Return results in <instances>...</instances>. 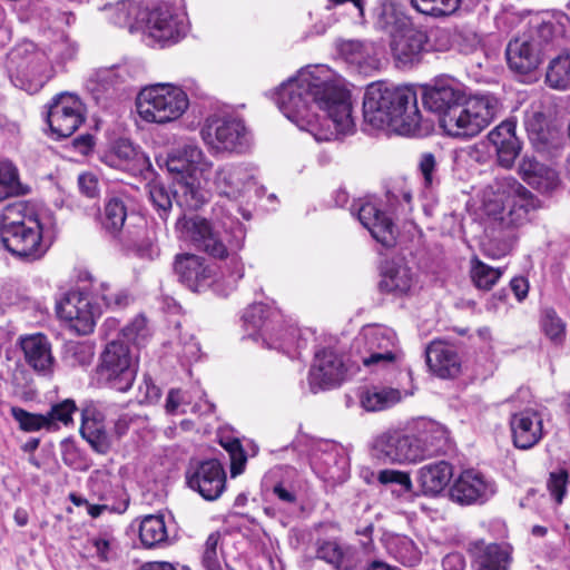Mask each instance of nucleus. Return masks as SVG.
I'll use <instances>...</instances> for the list:
<instances>
[{
	"label": "nucleus",
	"instance_id": "nucleus-26",
	"mask_svg": "<svg viewBox=\"0 0 570 570\" xmlns=\"http://www.w3.org/2000/svg\"><path fill=\"white\" fill-rule=\"evenodd\" d=\"M105 163L132 175L142 174L151 166L148 156L128 139H118L105 156Z\"/></svg>",
	"mask_w": 570,
	"mask_h": 570
},
{
	"label": "nucleus",
	"instance_id": "nucleus-49",
	"mask_svg": "<svg viewBox=\"0 0 570 570\" xmlns=\"http://www.w3.org/2000/svg\"><path fill=\"white\" fill-rule=\"evenodd\" d=\"M222 534L219 532H212L205 543L202 554V563L206 570H233L224 562V554L222 551Z\"/></svg>",
	"mask_w": 570,
	"mask_h": 570
},
{
	"label": "nucleus",
	"instance_id": "nucleus-36",
	"mask_svg": "<svg viewBox=\"0 0 570 570\" xmlns=\"http://www.w3.org/2000/svg\"><path fill=\"white\" fill-rule=\"evenodd\" d=\"M452 476V465L445 461H440L422 466L419 481L425 494L436 495L446 488Z\"/></svg>",
	"mask_w": 570,
	"mask_h": 570
},
{
	"label": "nucleus",
	"instance_id": "nucleus-10",
	"mask_svg": "<svg viewBox=\"0 0 570 570\" xmlns=\"http://www.w3.org/2000/svg\"><path fill=\"white\" fill-rule=\"evenodd\" d=\"M6 68L14 87L36 94L47 80L48 58L32 41L24 40L9 51Z\"/></svg>",
	"mask_w": 570,
	"mask_h": 570
},
{
	"label": "nucleus",
	"instance_id": "nucleus-63",
	"mask_svg": "<svg viewBox=\"0 0 570 570\" xmlns=\"http://www.w3.org/2000/svg\"><path fill=\"white\" fill-rule=\"evenodd\" d=\"M71 302V289L59 288L56 296L55 312L57 317L62 321L67 328L71 330V312L67 309V306Z\"/></svg>",
	"mask_w": 570,
	"mask_h": 570
},
{
	"label": "nucleus",
	"instance_id": "nucleus-54",
	"mask_svg": "<svg viewBox=\"0 0 570 570\" xmlns=\"http://www.w3.org/2000/svg\"><path fill=\"white\" fill-rule=\"evenodd\" d=\"M10 413L22 431L36 432L48 426V421L43 414L30 413L18 406H12Z\"/></svg>",
	"mask_w": 570,
	"mask_h": 570
},
{
	"label": "nucleus",
	"instance_id": "nucleus-13",
	"mask_svg": "<svg viewBox=\"0 0 570 570\" xmlns=\"http://www.w3.org/2000/svg\"><path fill=\"white\" fill-rule=\"evenodd\" d=\"M142 22L147 37L161 47L179 42L188 29L186 14L169 3L148 11Z\"/></svg>",
	"mask_w": 570,
	"mask_h": 570
},
{
	"label": "nucleus",
	"instance_id": "nucleus-31",
	"mask_svg": "<svg viewBox=\"0 0 570 570\" xmlns=\"http://www.w3.org/2000/svg\"><path fill=\"white\" fill-rule=\"evenodd\" d=\"M465 94L448 80L436 81L424 88L422 100L424 106L439 115V120L450 110L459 106Z\"/></svg>",
	"mask_w": 570,
	"mask_h": 570
},
{
	"label": "nucleus",
	"instance_id": "nucleus-11",
	"mask_svg": "<svg viewBox=\"0 0 570 570\" xmlns=\"http://www.w3.org/2000/svg\"><path fill=\"white\" fill-rule=\"evenodd\" d=\"M138 358L121 340L110 341L100 354L99 379L110 389L127 392L136 379Z\"/></svg>",
	"mask_w": 570,
	"mask_h": 570
},
{
	"label": "nucleus",
	"instance_id": "nucleus-44",
	"mask_svg": "<svg viewBox=\"0 0 570 570\" xmlns=\"http://www.w3.org/2000/svg\"><path fill=\"white\" fill-rule=\"evenodd\" d=\"M387 552L404 566L413 567L421 560V551L406 535H391L386 539Z\"/></svg>",
	"mask_w": 570,
	"mask_h": 570
},
{
	"label": "nucleus",
	"instance_id": "nucleus-32",
	"mask_svg": "<svg viewBox=\"0 0 570 570\" xmlns=\"http://www.w3.org/2000/svg\"><path fill=\"white\" fill-rule=\"evenodd\" d=\"M415 285L411 268L403 262H386L382 267L380 289L394 296L407 295Z\"/></svg>",
	"mask_w": 570,
	"mask_h": 570
},
{
	"label": "nucleus",
	"instance_id": "nucleus-34",
	"mask_svg": "<svg viewBox=\"0 0 570 570\" xmlns=\"http://www.w3.org/2000/svg\"><path fill=\"white\" fill-rule=\"evenodd\" d=\"M50 136L60 140L71 136V94L61 92L52 98L47 112Z\"/></svg>",
	"mask_w": 570,
	"mask_h": 570
},
{
	"label": "nucleus",
	"instance_id": "nucleus-57",
	"mask_svg": "<svg viewBox=\"0 0 570 570\" xmlns=\"http://www.w3.org/2000/svg\"><path fill=\"white\" fill-rule=\"evenodd\" d=\"M48 421V431L58 429L59 423L68 425L71 422V400L67 399L61 403L51 406V410L45 415Z\"/></svg>",
	"mask_w": 570,
	"mask_h": 570
},
{
	"label": "nucleus",
	"instance_id": "nucleus-22",
	"mask_svg": "<svg viewBox=\"0 0 570 570\" xmlns=\"http://www.w3.org/2000/svg\"><path fill=\"white\" fill-rule=\"evenodd\" d=\"M313 470L326 482L337 484L348 476V462L342 450L333 443H322L311 458Z\"/></svg>",
	"mask_w": 570,
	"mask_h": 570
},
{
	"label": "nucleus",
	"instance_id": "nucleus-64",
	"mask_svg": "<svg viewBox=\"0 0 570 570\" xmlns=\"http://www.w3.org/2000/svg\"><path fill=\"white\" fill-rule=\"evenodd\" d=\"M546 165L539 163L534 157L524 156L519 165V174L529 184H540L537 179L539 171Z\"/></svg>",
	"mask_w": 570,
	"mask_h": 570
},
{
	"label": "nucleus",
	"instance_id": "nucleus-8",
	"mask_svg": "<svg viewBox=\"0 0 570 570\" xmlns=\"http://www.w3.org/2000/svg\"><path fill=\"white\" fill-rule=\"evenodd\" d=\"M499 111V100L492 95L464 96L459 106L440 119V127L450 137L473 138L498 117Z\"/></svg>",
	"mask_w": 570,
	"mask_h": 570
},
{
	"label": "nucleus",
	"instance_id": "nucleus-12",
	"mask_svg": "<svg viewBox=\"0 0 570 570\" xmlns=\"http://www.w3.org/2000/svg\"><path fill=\"white\" fill-rule=\"evenodd\" d=\"M200 135L207 147L216 154H242L250 145L249 132L244 121L237 117H209Z\"/></svg>",
	"mask_w": 570,
	"mask_h": 570
},
{
	"label": "nucleus",
	"instance_id": "nucleus-42",
	"mask_svg": "<svg viewBox=\"0 0 570 570\" xmlns=\"http://www.w3.org/2000/svg\"><path fill=\"white\" fill-rule=\"evenodd\" d=\"M106 10L109 20L118 27L127 28L130 32H135L142 27V19H139L142 11L135 1H120L107 7Z\"/></svg>",
	"mask_w": 570,
	"mask_h": 570
},
{
	"label": "nucleus",
	"instance_id": "nucleus-23",
	"mask_svg": "<svg viewBox=\"0 0 570 570\" xmlns=\"http://www.w3.org/2000/svg\"><path fill=\"white\" fill-rule=\"evenodd\" d=\"M510 429L513 444L518 449H531L543 438V415L537 409H523L511 415Z\"/></svg>",
	"mask_w": 570,
	"mask_h": 570
},
{
	"label": "nucleus",
	"instance_id": "nucleus-1",
	"mask_svg": "<svg viewBox=\"0 0 570 570\" xmlns=\"http://www.w3.org/2000/svg\"><path fill=\"white\" fill-rule=\"evenodd\" d=\"M276 102L286 118L318 141L336 139L354 126L343 80L325 65L301 68L279 86Z\"/></svg>",
	"mask_w": 570,
	"mask_h": 570
},
{
	"label": "nucleus",
	"instance_id": "nucleus-60",
	"mask_svg": "<svg viewBox=\"0 0 570 570\" xmlns=\"http://www.w3.org/2000/svg\"><path fill=\"white\" fill-rule=\"evenodd\" d=\"M220 444L229 453L232 476L235 478L243 473L247 458L242 449L240 442L238 440L228 441L226 443L222 441Z\"/></svg>",
	"mask_w": 570,
	"mask_h": 570
},
{
	"label": "nucleus",
	"instance_id": "nucleus-14",
	"mask_svg": "<svg viewBox=\"0 0 570 570\" xmlns=\"http://www.w3.org/2000/svg\"><path fill=\"white\" fill-rule=\"evenodd\" d=\"M422 444L411 434L385 432L374 439L371 455L383 464L416 463L423 460Z\"/></svg>",
	"mask_w": 570,
	"mask_h": 570
},
{
	"label": "nucleus",
	"instance_id": "nucleus-15",
	"mask_svg": "<svg viewBox=\"0 0 570 570\" xmlns=\"http://www.w3.org/2000/svg\"><path fill=\"white\" fill-rule=\"evenodd\" d=\"M43 229L41 219H27L23 226L1 233L0 242L12 255L35 261L47 252L42 240Z\"/></svg>",
	"mask_w": 570,
	"mask_h": 570
},
{
	"label": "nucleus",
	"instance_id": "nucleus-18",
	"mask_svg": "<svg viewBox=\"0 0 570 570\" xmlns=\"http://www.w3.org/2000/svg\"><path fill=\"white\" fill-rule=\"evenodd\" d=\"M497 490V484L491 479L475 470H465L453 482L450 497L462 505L483 504Z\"/></svg>",
	"mask_w": 570,
	"mask_h": 570
},
{
	"label": "nucleus",
	"instance_id": "nucleus-56",
	"mask_svg": "<svg viewBox=\"0 0 570 570\" xmlns=\"http://www.w3.org/2000/svg\"><path fill=\"white\" fill-rule=\"evenodd\" d=\"M116 71L114 69H100L91 72L86 80L88 91L98 97L99 94L108 90L116 82Z\"/></svg>",
	"mask_w": 570,
	"mask_h": 570
},
{
	"label": "nucleus",
	"instance_id": "nucleus-38",
	"mask_svg": "<svg viewBox=\"0 0 570 570\" xmlns=\"http://www.w3.org/2000/svg\"><path fill=\"white\" fill-rule=\"evenodd\" d=\"M168 529L161 514H149L141 519L139 539L145 548H159L168 542Z\"/></svg>",
	"mask_w": 570,
	"mask_h": 570
},
{
	"label": "nucleus",
	"instance_id": "nucleus-52",
	"mask_svg": "<svg viewBox=\"0 0 570 570\" xmlns=\"http://www.w3.org/2000/svg\"><path fill=\"white\" fill-rule=\"evenodd\" d=\"M411 3L415 10L423 14L444 17L456 11L460 0H411Z\"/></svg>",
	"mask_w": 570,
	"mask_h": 570
},
{
	"label": "nucleus",
	"instance_id": "nucleus-37",
	"mask_svg": "<svg viewBox=\"0 0 570 570\" xmlns=\"http://www.w3.org/2000/svg\"><path fill=\"white\" fill-rule=\"evenodd\" d=\"M475 549L476 570H509L511 551L508 546L480 544Z\"/></svg>",
	"mask_w": 570,
	"mask_h": 570
},
{
	"label": "nucleus",
	"instance_id": "nucleus-3",
	"mask_svg": "<svg viewBox=\"0 0 570 570\" xmlns=\"http://www.w3.org/2000/svg\"><path fill=\"white\" fill-rule=\"evenodd\" d=\"M538 206L533 195L512 176L495 178L480 195L481 214L499 230L522 226Z\"/></svg>",
	"mask_w": 570,
	"mask_h": 570
},
{
	"label": "nucleus",
	"instance_id": "nucleus-47",
	"mask_svg": "<svg viewBox=\"0 0 570 570\" xmlns=\"http://www.w3.org/2000/svg\"><path fill=\"white\" fill-rule=\"evenodd\" d=\"M470 264V276L472 283L479 289L490 291L504 273V268L492 267L483 263L478 257H473Z\"/></svg>",
	"mask_w": 570,
	"mask_h": 570
},
{
	"label": "nucleus",
	"instance_id": "nucleus-48",
	"mask_svg": "<svg viewBox=\"0 0 570 570\" xmlns=\"http://www.w3.org/2000/svg\"><path fill=\"white\" fill-rule=\"evenodd\" d=\"M546 81L554 89H570V52L562 53L550 61Z\"/></svg>",
	"mask_w": 570,
	"mask_h": 570
},
{
	"label": "nucleus",
	"instance_id": "nucleus-45",
	"mask_svg": "<svg viewBox=\"0 0 570 570\" xmlns=\"http://www.w3.org/2000/svg\"><path fill=\"white\" fill-rule=\"evenodd\" d=\"M27 219H40L24 202H13L0 212V234L23 226Z\"/></svg>",
	"mask_w": 570,
	"mask_h": 570
},
{
	"label": "nucleus",
	"instance_id": "nucleus-40",
	"mask_svg": "<svg viewBox=\"0 0 570 570\" xmlns=\"http://www.w3.org/2000/svg\"><path fill=\"white\" fill-rule=\"evenodd\" d=\"M338 55L348 63L356 66H371L376 55L372 42L361 40L341 39L336 42Z\"/></svg>",
	"mask_w": 570,
	"mask_h": 570
},
{
	"label": "nucleus",
	"instance_id": "nucleus-62",
	"mask_svg": "<svg viewBox=\"0 0 570 570\" xmlns=\"http://www.w3.org/2000/svg\"><path fill=\"white\" fill-rule=\"evenodd\" d=\"M377 480L382 484H397L403 492L412 490V481L406 472L390 469L382 470L377 474Z\"/></svg>",
	"mask_w": 570,
	"mask_h": 570
},
{
	"label": "nucleus",
	"instance_id": "nucleus-43",
	"mask_svg": "<svg viewBox=\"0 0 570 570\" xmlns=\"http://www.w3.org/2000/svg\"><path fill=\"white\" fill-rule=\"evenodd\" d=\"M99 414L94 409L82 412L80 425L81 436L98 452H105L108 448L107 435Z\"/></svg>",
	"mask_w": 570,
	"mask_h": 570
},
{
	"label": "nucleus",
	"instance_id": "nucleus-46",
	"mask_svg": "<svg viewBox=\"0 0 570 570\" xmlns=\"http://www.w3.org/2000/svg\"><path fill=\"white\" fill-rule=\"evenodd\" d=\"M401 401V393L391 387H373L361 395V404L366 411L375 412L385 410Z\"/></svg>",
	"mask_w": 570,
	"mask_h": 570
},
{
	"label": "nucleus",
	"instance_id": "nucleus-51",
	"mask_svg": "<svg viewBox=\"0 0 570 570\" xmlns=\"http://www.w3.org/2000/svg\"><path fill=\"white\" fill-rule=\"evenodd\" d=\"M127 218V207L120 197H111L105 205L104 227L111 234H117L124 227Z\"/></svg>",
	"mask_w": 570,
	"mask_h": 570
},
{
	"label": "nucleus",
	"instance_id": "nucleus-35",
	"mask_svg": "<svg viewBox=\"0 0 570 570\" xmlns=\"http://www.w3.org/2000/svg\"><path fill=\"white\" fill-rule=\"evenodd\" d=\"M24 360L38 373H48L52 366V355L48 340L42 334L21 338Z\"/></svg>",
	"mask_w": 570,
	"mask_h": 570
},
{
	"label": "nucleus",
	"instance_id": "nucleus-58",
	"mask_svg": "<svg viewBox=\"0 0 570 570\" xmlns=\"http://www.w3.org/2000/svg\"><path fill=\"white\" fill-rule=\"evenodd\" d=\"M327 9H336L354 21L364 20V0H328Z\"/></svg>",
	"mask_w": 570,
	"mask_h": 570
},
{
	"label": "nucleus",
	"instance_id": "nucleus-7",
	"mask_svg": "<svg viewBox=\"0 0 570 570\" xmlns=\"http://www.w3.org/2000/svg\"><path fill=\"white\" fill-rule=\"evenodd\" d=\"M354 363L372 373H393L401 368L404 353L396 333L386 326L367 325L352 344Z\"/></svg>",
	"mask_w": 570,
	"mask_h": 570
},
{
	"label": "nucleus",
	"instance_id": "nucleus-20",
	"mask_svg": "<svg viewBox=\"0 0 570 570\" xmlns=\"http://www.w3.org/2000/svg\"><path fill=\"white\" fill-rule=\"evenodd\" d=\"M186 479L189 488L209 501L219 498L225 490L226 474L217 460L191 464L186 472Z\"/></svg>",
	"mask_w": 570,
	"mask_h": 570
},
{
	"label": "nucleus",
	"instance_id": "nucleus-28",
	"mask_svg": "<svg viewBox=\"0 0 570 570\" xmlns=\"http://www.w3.org/2000/svg\"><path fill=\"white\" fill-rule=\"evenodd\" d=\"M243 324L250 338L264 342L276 326L282 325V315L265 304L256 303L245 309Z\"/></svg>",
	"mask_w": 570,
	"mask_h": 570
},
{
	"label": "nucleus",
	"instance_id": "nucleus-41",
	"mask_svg": "<svg viewBox=\"0 0 570 570\" xmlns=\"http://www.w3.org/2000/svg\"><path fill=\"white\" fill-rule=\"evenodd\" d=\"M118 542L111 530L99 532L87 540L83 547V556L96 558L101 562H108L117 557Z\"/></svg>",
	"mask_w": 570,
	"mask_h": 570
},
{
	"label": "nucleus",
	"instance_id": "nucleus-55",
	"mask_svg": "<svg viewBox=\"0 0 570 570\" xmlns=\"http://www.w3.org/2000/svg\"><path fill=\"white\" fill-rule=\"evenodd\" d=\"M147 188L149 199L158 210L160 218L166 219L173 205L170 193L158 181L149 183Z\"/></svg>",
	"mask_w": 570,
	"mask_h": 570
},
{
	"label": "nucleus",
	"instance_id": "nucleus-9",
	"mask_svg": "<svg viewBox=\"0 0 570 570\" xmlns=\"http://www.w3.org/2000/svg\"><path fill=\"white\" fill-rule=\"evenodd\" d=\"M189 97L183 87L158 82L142 88L136 98L138 116L148 124L168 125L179 120L189 108Z\"/></svg>",
	"mask_w": 570,
	"mask_h": 570
},
{
	"label": "nucleus",
	"instance_id": "nucleus-29",
	"mask_svg": "<svg viewBox=\"0 0 570 570\" xmlns=\"http://www.w3.org/2000/svg\"><path fill=\"white\" fill-rule=\"evenodd\" d=\"M361 224L368 229L373 238L385 247L393 246L395 243L394 225L380 206L371 200L361 205L357 212Z\"/></svg>",
	"mask_w": 570,
	"mask_h": 570
},
{
	"label": "nucleus",
	"instance_id": "nucleus-53",
	"mask_svg": "<svg viewBox=\"0 0 570 570\" xmlns=\"http://www.w3.org/2000/svg\"><path fill=\"white\" fill-rule=\"evenodd\" d=\"M20 184L17 168L7 159H0V202L19 194Z\"/></svg>",
	"mask_w": 570,
	"mask_h": 570
},
{
	"label": "nucleus",
	"instance_id": "nucleus-39",
	"mask_svg": "<svg viewBox=\"0 0 570 570\" xmlns=\"http://www.w3.org/2000/svg\"><path fill=\"white\" fill-rule=\"evenodd\" d=\"M263 344L268 348L282 350L289 353L294 350H301L305 346L302 331L294 325H285L282 320V325L276 326L274 332H271L267 340Z\"/></svg>",
	"mask_w": 570,
	"mask_h": 570
},
{
	"label": "nucleus",
	"instance_id": "nucleus-25",
	"mask_svg": "<svg viewBox=\"0 0 570 570\" xmlns=\"http://www.w3.org/2000/svg\"><path fill=\"white\" fill-rule=\"evenodd\" d=\"M515 129V120L509 118L488 134L489 142L495 150L498 164L503 168H511L522 149Z\"/></svg>",
	"mask_w": 570,
	"mask_h": 570
},
{
	"label": "nucleus",
	"instance_id": "nucleus-4",
	"mask_svg": "<svg viewBox=\"0 0 570 570\" xmlns=\"http://www.w3.org/2000/svg\"><path fill=\"white\" fill-rule=\"evenodd\" d=\"M175 227L179 238L218 259L236 254L245 239L243 225L230 217L213 223L198 215H184Z\"/></svg>",
	"mask_w": 570,
	"mask_h": 570
},
{
	"label": "nucleus",
	"instance_id": "nucleus-19",
	"mask_svg": "<svg viewBox=\"0 0 570 570\" xmlns=\"http://www.w3.org/2000/svg\"><path fill=\"white\" fill-rule=\"evenodd\" d=\"M213 185L220 196L236 200L254 187L255 170L243 163L224 164L216 169Z\"/></svg>",
	"mask_w": 570,
	"mask_h": 570
},
{
	"label": "nucleus",
	"instance_id": "nucleus-30",
	"mask_svg": "<svg viewBox=\"0 0 570 570\" xmlns=\"http://www.w3.org/2000/svg\"><path fill=\"white\" fill-rule=\"evenodd\" d=\"M426 363L435 375L441 379H452L461 372V358L455 346L433 341L425 351Z\"/></svg>",
	"mask_w": 570,
	"mask_h": 570
},
{
	"label": "nucleus",
	"instance_id": "nucleus-50",
	"mask_svg": "<svg viewBox=\"0 0 570 570\" xmlns=\"http://www.w3.org/2000/svg\"><path fill=\"white\" fill-rule=\"evenodd\" d=\"M411 435L423 443L422 445L424 448V460L426 456L432 455L436 451L439 442L445 438V431L441 425L434 422L424 421L417 428V432Z\"/></svg>",
	"mask_w": 570,
	"mask_h": 570
},
{
	"label": "nucleus",
	"instance_id": "nucleus-21",
	"mask_svg": "<svg viewBox=\"0 0 570 570\" xmlns=\"http://www.w3.org/2000/svg\"><path fill=\"white\" fill-rule=\"evenodd\" d=\"M174 271L181 284L193 292H204L216 279L215 268L205 258L195 254L177 255Z\"/></svg>",
	"mask_w": 570,
	"mask_h": 570
},
{
	"label": "nucleus",
	"instance_id": "nucleus-27",
	"mask_svg": "<svg viewBox=\"0 0 570 570\" xmlns=\"http://www.w3.org/2000/svg\"><path fill=\"white\" fill-rule=\"evenodd\" d=\"M509 67L520 73H528L541 63L540 45L531 37L512 39L505 50Z\"/></svg>",
	"mask_w": 570,
	"mask_h": 570
},
{
	"label": "nucleus",
	"instance_id": "nucleus-17",
	"mask_svg": "<svg viewBox=\"0 0 570 570\" xmlns=\"http://www.w3.org/2000/svg\"><path fill=\"white\" fill-rule=\"evenodd\" d=\"M391 37L390 50L399 68L419 65L429 51V37L422 30L406 27Z\"/></svg>",
	"mask_w": 570,
	"mask_h": 570
},
{
	"label": "nucleus",
	"instance_id": "nucleus-16",
	"mask_svg": "<svg viewBox=\"0 0 570 570\" xmlns=\"http://www.w3.org/2000/svg\"><path fill=\"white\" fill-rule=\"evenodd\" d=\"M358 365L345 363L343 357L333 351L316 354L309 370L308 382L313 392L338 386L343 381L356 373Z\"/></svg>",
	"mask_w": 570,
	"mask_h": 570
},
{
	"label": "nucleus",
	"instance_id": "nucleus-6",
	"mask_svg": "<svg viewBox=\"0 0 570 570\" xmlns=\"http://www.w3.org/2000/svg\"><path fill=\"white\" fill-rule=\"evenodd\" d=\"M130 302L127 291H110L108 283H96L86 269H78L73 279V332L89 335L94 332L104 307L122 308Z\"/></svg>",
	"mask_w": 570,
	"mask_h": 570
},
{
	"label": "nucleus",
	"instance_id": "nucleus-24",
	"mask_svg": "<svg viewBox=\"0 0 570 570\" xmlns=\"http://www.w3.org/2000/svg\"><path fill=\"white\" fill-rule=\"evenodd\" d=\"M315 558L334 570H355L361 563L358 550L336 538H320L314 543Z\"/></svg>",
	"mask_w": 570,
	"mask_h": 570
},
{
	"label": "nucleus",
	"instance_id": "nucleus-5",
	"mask_svg": "<svg viewBox=\"0 0 570 570\" xmlns=\"http://www.w3.org/2000/svg\"><path fill=\"white\" fill-rule=\"evenodd\" d=\"M166 166L169 173L178 176L173 189L176 204L186 210L199 209L207 202L208 193L202 188L198 179L207 178L213 163L200 147L186 144L168 155Z\"/></svg>",
	"mask_w": 570,
	"mask_h": 570
},
{
	"label": "nucleus",
	"instance_id": "nucleus-33",
	"mask_svg": "<svg viewBox=\"0 0 570 570\" xmlns=\"http://www.w3.org/2000/svg\"><path fill=\"white\" fill-rule=\"evenodd\" d=\"M372 17L375 28L386 31L391 36L410 24L405 7L400 0H379Z\"/></svg>",
	"mask_w": 570,
	"mask_h": 570
},
{
	"label": "nucleus",
	"instance_id": "nucleus-59",
	"mask_svg": "<svg viewBox=\"0 0 570 570\" xmlns=\"http://www.w3.org/2000/svg\"><path fill=\"white\" fill-rule=\"evenodd\" d=\"M542 328L552 341L562 340L564 336V324L553 309H546L541 320Z\"/></svg>",
	"mask_w": 570,
	"mask_h": 570
},
{
	"label": "nucleus",
	"instance_id": "nucleus-2",
	"mask_svg": "<svg viewBox=\"0 0 570 570\" xmlns=\"http://www.w3.org/2000/svg\"><path fill=\"white\" fill-rule=\"evenodd\" d=\"M364 120L375 129L402 136H425L433 122L423 118L413 87H391L382 82L367 86L363 100Z\"/></svg>",
	"mask_w": 570,
	"mask_h": 570
},
{
	"label": "nucleus",
	"instance_id": "nucleus-61",
	"mask_svg": "<svg viewBox=\"0 0 570 570\" xmlns=\"http://www.w3.org/2000/svg\"><path fill=\"white\" fill-rule=\"evenodd\" d=\"M569 483V474L566 470L559 469L550 473L548 480V489L551 497L560 504L567 492V485Z\"/></svg>",
	"mask_w": 570,
	"mask_h": 570
}]
</instances>
